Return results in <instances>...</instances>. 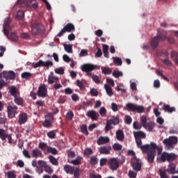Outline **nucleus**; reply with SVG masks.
I'll list each match as a JSON object with an SVG mask.
<instances>
[{"mask_svg":"<svg viewBox=\"0 0 178 178\" xmlns=\"http://www.w3.org/2000/svg\"><path fill=\"white\" fill-rule=\"evenodd\" d=\"M42 166L44 168V172H46V173H48L49 175H52V173H54V170H52L51 166H49L47 164L42 165Z\"/></svg>","mask_w":178,"mask_h":178,"instance_id":"36","label":"nucleus"},{"mask_svg":"<svg viewBox=\"0 0 178 178\" xmlns=\"http://www.w3.org/2000/svg\"><path fill=\"white\" fill-rule=\"evenodd\" d=\"M54 116H52L51 115H47L45 116V120L43 123L44 127H51V126H52V124L54 123Z\"/></svg>","mask_w":178,"mask_h":178,"instance_id":"15","label":"nucleus"},{"mask_svg":"<svg viewBox=\"0 0 178 178\" xmlns=\"http://www.w3.org/2000/svg\"><path fill=\"white\" fill-rule=\"evenodd\" d=\"M7 135L8 134H6V132L3 129H0V138H1L3 141H5V140H6Z\"/></svg>","mask_w":178,"mask_h":178,"instance_id":"42","label":"nucleus"},{"mask_svg":"<svg viewBox=\"0 0 178 178\" xmlns=\"http://www.w3.org/2000/svg\"><path fill=\"white\" fill-rule=\"evenodd\" d=\"M129 178H136L137 177V172L130 170L129 171Z\"/></svg>","mask_w":178,"mask_h":178,"instance_id":"57","label":"nucleus"},{"mask_svg":"<svg viewBox=\"0 0 178 178\" xmlns=\"http://www.w3.org/2000/svg\"><path fill=\"white\" fill-rule=\"evenodd\" d=\"M98 145H104V144H108L109 143V138L108 136H100L97 141Z\"/></svg>","mask_w":178,"mask_h":178,"instance_id":"20","label":"nucleus"},{"mask_svg":"<svg viewBox=\"0 0 178 178\" xmlns=\"http://www.w3.org/2000/svg\"><path fill=\"white\" fill-rule=\"evenodd\" d=\"M49 66H54V63L51 60H47L46 62L43 61L42 67H49Z\"/></svg>","mask_w":178,"mask_h":178,"instance_id":"54","label":"nucleus"},{"mask_svg":"<svg viewBox=\"0 0 178 178\" xmlns=\"http://www.w3.org/2000/svg\"><path fill=\"white\" fill-rule=\"evenodd\" d=\"M6 176L8 178H16V174L12 171H8L6 173Z\"/></svg>","mask_w":178,"mask_h":178,"instance_id":"59","label":"nucleus"},{"mask_svg":"<svg viewBox=\"0 0 178 178\" xmlns=\"http://www.w3.org/2000/svg\"><path fill=\"white\" fill-rule=\"evenodd\" d=\"M29 120V118L27 117V113L23 112L21 113L19 115V124H24L26 122Z\"/></svg>","mask_w":178,"mask_h":178,"instance_id":"19","label":"nucleus"},{"mask_svg":"<svg viewBox=\"0 0 178 178\" xmlns=\"http://www.w3.org/2000/svg\"><path fill=\"white\" fill-rule=\"evenodd\" d=\"M86 116H88V118H90L92 120H98V116H99V115H98V113L95 111L91 110L87 112Z\"/></svg>","mask_w":178,"mask_h":178,"instance_id":"17","label":"nucleus"},{"mask_svg":"<svg viewBox=\"0 0 178 178\" xmlns=\"http://www.w3.org/2000/svg\"><path fill=\"white\" fill-rule=\"evenodd\" d=\"M81 133H83L86 136H88V131L87 130V125L83 124L81 127Z\"/></svg>","mask_w":178,"mask_h":178,"instance_id":"52","label":"nucleus"},{"mask_svg":"<svg viewBox=\"0 0 178 178\" xmlns=\"http://www.w3.org/2000/svg\"><path fill=\"white\" fill-rule=\"evenodd\" d=\"M104 88L106 91V94L108 97H112L113 95V92L112 91V88L108 85H104Z\"/></svg>","mask_w":178,"mask_h":178,"instance_id":"29","label":"nucleus"},{"mask_svg":"<svg viewBox=\"0 0 178 178\" xmlns=\"http://www.w3.org/2000/svg\"><path fill=\"white\" fill-rule=\"evenodd\" d=\"M163 111L165 112H168V113H172V112H176V108L175 107H170L169 104H164L162 106Z\"/></svg>","mask_w":178,"mask_h":178,"instance_id":"24","label":"nucleus"},{"mask_svg":"<svg viewBox=\"0 0 178 178\" xmlns=\"http://www.w3.org/2000/svg\"><path fill=\"white\" fill-rule=\"evenodd\" d=\"M168 173H170V175H175V173H177V172H176V165L173 163L170 164V169L168 170Z\"/></svg>","mask_w":178,"mask_h":178,"instance_id":"37","label":"nucleus"},{"mask_svg":"<svg viewBox=\"0 0 178 178\" xmlns=\"http://www.w3.org/2000/svg\"><path fill=\"white\" fill-rule=\"evenodd\" d=\"M135 138H145V133L143 131H138L134 133Z\"/></svg>","mask_w":178,"mask_h":178,"instance_id":"34","label":"nucleus"},{"mask_svg":"<svg viewBox=\"0 0 178 178\" xmlns=\"http://www.w3.org/2000/svg\"><path fill=\"white\" fill-rule=\"evenodd\" d=\"M99 112V115L104 117L106 115V108H105V107H102Z\"/></svg>","mask_w":178,"mask_h":178,"instance_id":"62","label":"nucleus"},{"mask_svg":"<svg viewBox=\"0 0 178 178\" xmlns=\"http://www.w3.org/2000/svg\"><path fill=\"white\" fill-rule=\"evenodd\" d=\"M6 120L5 115L0 113V124H5V123H6Z\"/></svg>","mask_w":178,"mask_h":178,"instance_id":"53","label":"nucleus"},{"mask_svg":"<svg viewBox=\"0 0 178 178\" xmlns=\"http://www.w3.org/2000/svg\"><path fill=\"white\" fill-rule=\"evenodd\" d=\"M102 73L104 74H111V73H112V70H111V68L104 67L102 69Z\"/></svg>","mask_w":178,"mask_h":178,"instance_id":"58","label":"nucleus"},{"mask_svg":"<svg viewBox=\"0 0 178 178\" xmlns=\"http://www.w3.org/2000/svg\"><path fill=\"white\" fill-rule=\"evenodd\" d=\"M42 60H40L38 63H33L32 66L34 69H37V67H40V66H42Z\"/></svg>","mask_w":178,"mask_h":178,"instance_id":"56","label":"nucleus"},{"mask_svg":"<svg viewBox=\"0 0 178 178\" xmlns=\"http://www.w3.org/2000/svg\"><path fill=\"white\" fill-rule=\"evenodd\" d=\"M47 92H48V89L45 85H40L38 87L37 95L41 98H45L47 97Z\"/></svg>","mask_w":178,"mask_h":178,"instance_id":"13","label":"nucleus"},{"mask_svg":"<svg viewBox=\"0 0 178 178\" xmlns=\"http://www.w3.org/2000/svg\"><path fill=\"white\" fill-rule=\"evenodd\" d=\"M109 168L111 170H118L119 168V161L115 158H112L108 161Z\"/></svg>","mask_w":178,"mask_h":178,"instance_id":"14","label":"nucleus"},{"mask_svg":"<svg viewBox=\"0 0 178 178\" xmlns=\"http://www.w3.org/2000/svg\"><path fill=\"white\" fill-rule=\"evenodd\" d=\"M64 49L65 51H66V52H67L68 54H72V52H73V48L72 46L70 44H65L64 46Z\"/></svg>","mask_w":178,"mask_h":178,"instance_id":"46","label":"nucleus"},{"mask_svg":"<svg viewBox=\"0 0 178 178\" xmlns=\"http://www.w3.org/2000/svg\"><path fill=\"white\" fill-rule=\"evenodd\" d=\"M132 121H133V119H131V117H130V115H126L125 116V123H126V124H131Z\"/></svg>","mask_w":178,"mask_h":178,"instance_id":"61","label":"nucleus"},{"mask_svg":"<svg viewBox=\"0 0 178 178\" xmlns=\"http://www.w3.org/2000/svg\"><path fill=\"white\" fill-rule=\"evenodd\" d=\"M19 5H24L26 8H30V9H38V3H37L35 0H19L17 1Z\"/></svg>","mask_w":178,"mask_h":178,"instance_id":"5","label":"nucleus"},{"mask_svg":"<svg viewBox=\"0 0 178 178\" xmlns=\"http://www.w3.org/2000/svg\"><path fill=\"white\" fill-rule=\"evenodd\" d=\"M76 86L81 90L82 91L86 90V86H84V83L81 81L80 80H76Z\"/></svg>","mask_w":178,"mask_h":178,"instance_id":"45","label":"nucleus"},{"mask_svg":"<svg viewBox=\"0 0 178 178\" xmlns=\"http://www.w3.org/2000/svg\"><path fill=\"white\" fill-rule=\"evenodd\" d=\"M32 76H33L32 73L27 72H24L21 74L22 79H25L26 80H29V79H31Z\"/></svg>","mask_w":178,"mask_h":178,"instance_id":"32","label":"nucleus"},{"mask_svg":"<svg viewBox=\"0 0 178 178\" xmlns=\"http://www.w3.org/2000/svg\"><path fill=\"white\" fill-rule=\"evenodd\" d=\"M64 170L66 172V173H70V175H73L74 172V167H72L69 165H65L64 166Z\"/></svg>","mask_w":178,"mask_h":178,"instance_id":"27","label":"nucleus"},{"mask_svg":"<svg viewBox=\"0 0 178 178\" xmlns=\"http://www.w3.org/2000/svg\"><path fill=\"white\" fill-rule=\"evenodd\" d=\"M59 81V77L54 76V72H51L48 76L47 83L49 84H54V83H58Z\"/></svg>","mask_w":178,"mask_h":178,"instance_id":"18","label":"nucleus"},{"mask_svg":"<svg viewBox=\"0 0 178 178\" xmlns=\"http://www.w3.org/2000/svg\"><path fill=\"white\" fill-rule=\"evenodd\" d=\"M31 155L33 158H41L42 156V152L39 149H33Z\"/></svg>","mask_w":178,"mask_h":178,"instance_id":"23","label":"nucleus"},{"mask_svg":"<svg viewBox=\"0 0 178 178\" xmlns=\"http://www.w3.org/2000/svg\"><path fill=\"white\" fill-rule=\"evenodd\" d=\"M134 129H135L136 130H140V129H141V124H140V123H138V122H134Z\"/></svg>","mask_w":178,"mask_h":178,"instance_id":"64","label":"nucleus"},{"mask_svg":"<svg viewBox=\"0 0 178 178\" xmlns=\"http://www.w3.org/2000/svg\"><path fill=\"white\" fill-rule=\"evenodd\" d=\"M113 63L115 66H122L123 62L122 61V58L115 57L114 58Z\"/></svg>","mask_w":178,"mask_h":178,"instance_id":"38","label":"nucleus"},{"mask_svg":"<svg viewBox=\"0 0 178 178\" xmlns=\"http://www.w3.org/2000/svg\"><path fill=\"white\" fill-rule=\"evenodd\" d=\"M139 148H140V149L143 154H147V152H148V151H149V145L147 144L145 145H142Z\"/></svg>","mask_w":178,"mask_h":178,"instance_id":"41","label":"nucleus"},{"mask_svg":"<svg viewBox=\"0 0 178 178\" xmlns=\"http://www.w3.org/2000/svg\"><path fill=\"white\" fill-rule=\"evenodd\" d=\"M131 163L134 170H136V172H140V170H141V166H143V161H141L140 159H138L137 158L133 159Z\"/></svg>","mask_w":178,"mask_h":178,"instance_id":"11","label":"nucleus"},{"mask_svg":"<svg viewBox=\"0 0 178 178\" xmlns=\"http://www.w3.org/2000/svg\"><path fill=\"white\" fill-rule=\"evenodd\" d=\"M113 76L115 77V79H118V77H122L123 76V72L115 70L113 72Z\"/></svg>","mask_w":178,"mask_h":178,"instance_id":"50","label":"nucleus"},{"mask_svg":"<svg viewBox=\"0 0 178 178\" xmlns=\"http://www.w3.org/2000/svg\"><path fill=\"white\" fill-rule=\"evenodd\" d=\"M123 148V146L119 143H114L113 145V149L114 151H120Z\"/></svg>","mask_w":178,"mask_h":178,"instance_id":"48","label":"nucleus"},{"mask_svg":"<svg viewBox=\"0 0 178 178\" xmlns=\"http://www.w3.org/2000/svg\"><path fill=\"white\" fill-rule=\"evenodd\" d=\"M178 139L176 136H171L169 138L164 139L163 143L167 148H173V145L177 144Z\"/></svg>","mask_w":178,"mask_h":178,"instance_id":"9","label":"nucleus"},{"mask_svg":"<svg viewBox=\"0 0 178 178\" xmlns=\"http://www.w3.org/2000/svg\"><path fill=\"white\" fill-rule=\"evenodd\" d=\"M158 146L154 143H151L149 147L148 152H152L153 154H156V149Z\"/></svg>","mask_w":178,"mask_h":178,"instance_id":"25","label":"nucleus"},{"mask_svg":"<svg viewBox=\"0 0 178 178\" xmlns=\"http://www.w3.org/2000/svg\"><path fill=\"white\" fill-rule=\"evenodd\" d=\"M176 159V154L175 153L163 152L161 156V162H173Z\"/></svg>","mask_w":178,"mask_h":178,"instance_id":"8","label":"nucleus"},{"mask_svg":"<svg viewBox=\"0 0 178 178\" xmlns=\"http://www.w3.org/2000/svg\"><path fill=\"white\" fill-rule=\"evenodd\" d=\"M154 159H155V153L148 152H147V162H149V163H152V162H154Z\"/></svg>","mask_w":178,"mask_h":178,"instance_id":"28","label":"nucleus"},{"mask_svg":"<svg viewBox=\"0 0 178 178\" xmlns=\"http://www.w3.org/2000/svg\"><path fill=\"white\" fill-rule=\"evenodd\" d=\"M10 23H12V19L10 18H7L4 21L3 29L4 35H8V33L12 30V28H10Z\"/></svg>","mask_w":178,"mask_h":178,"instance_id":"12","label":"nucleus"},{"mask_svg":"<svg viewBox=\"0 0 178 178\" xmlns=\"http://www.w3.org/2000/svg\"><path fill=\"white\" fill-rule=\"evenodd\" d=\"M0 79L6 83V86L9 84V80H15L16 79V73L13 71H3L0 74Z\"/></svg>","mask_w":178,"mask_h":178,"instance_id":"3","label":"nucleus"},{"mask_svg":"<svg viewBox=\"0 0 178 178\" xmlns=\"http://www.w3.org/2000/svg\"><path fill=\"white\" fill-rule=\"evenodd\" d=\"M98 164V158H97V156H92L90 157V165L92 166H95V165Z\"/></svg>","mask_w":178,"mask_h":178,"instance_id":"39","label":"nucleus"},{"mask_svg":"<svg viewBox=\"0 0 178 178\" xmlns=\"http://www.w3.org/2000/svg\"><path fill=\"white\" fill-rule=\"evenodd\" d=\"M47 147H49L47 145V143L44 142H41L38 145V147L40 149H42V151H45V149H47Z\"/></svg>","mask_w":178,"mask_h":178,"instance_id":"47","label":"nucleus"},{"mask_svg":"<svg viewBox=\"0 0 178 178\" xmlns=\"http://www.w3.org/2000/svg\"><path fill=\"white\" fill-rule=\"evenodd\" d=\"M81 159H83V157L78 156L76 159L72 160L70 163H72V165H81Z\"/></svg>","mask_w":178,"mask_h":178,"instance_id":"40","label":"nucleus"},{"mask_svg":"<svg viewBox=\"0 0 178 178\" xmlns=\"http://www.w3.org/2000/svg\"><path fill=\"white\" fill-rule=\"evenodd\" d=\"M168 38V32L163 31L161 32H158L156 36L152 38L151 47L152 49H156L159 46L161 41L163 42Z\"/></svg>","mask_w":178,"mask_h":178,"instance_id":"2","label":"nucleus"},{"mask_svg":"<svg viewBox=\"0 0 178 178\" xmlns=\"http://www.w3.org/2000/svg\"><path fill=\"white\" fill-rule=\"evenodd\" d=\"M8 117L10 119H13L19 113V108L16 105H8L7 106Z\"/></svg>","mask_w":178,"mask_h":178,"instance_id":"7","label":"nucleus"},{"mask_svg":"<svg viewBox=\"0 0 178 178\" xmlns=\"http://www.w3.org/2000/svg\"><path fill=\"white\" fill-rule=\"evenodd\" d=\"M10 94L14 98L17 97V89H16V87L11 86L10 88Z\"/></svg>","mask_w":178,"mask_h":178,"instance_id":"30","label":"nucleus"},{"mask_svg":"<svg viewBox=\"0 0 178 178\" xmlns=\"http://www.w3.org/2000/svg\"><path fill=\"white\" fill-rule=\"evenodd\" d=\"M146 126L147 127L149 131H152L154 127H155V122H149L147 123Z\"/></svg>","mask_w":178,"mask_h":178,"instance_id":"49","label":"nucleus"},{"mask_svg":"<svg viewBox=\"0 0 178 178\" xmlns=\"http://www.w3.org/2000/svg\"><path fill=\"white\" fill-rule=\"evenodd\" d=\"M115 136L118 141H123V140H124V133L121 129L116 131Z\"/></svg>","mask_w":178,"mask_h":178,"instance_id":"22","label":"nucleus"},{"mask_svg":"<svg viewBox=\"0 0 178 178\" xmlns=\"http://www.w3.org/2000/svg\"><path fill=\"white\" fill-rule=\"evenodd\" d=\"M56 136V134L54 131H50L47 133V136L49 138H55V136Z\"/></svg>","mask_w":178,"mask_h":178,"instance_id":"60","label":"nucleus"},{"mask_svg":"<svg viewBox=\"0 0 178 178\" xmlns=\"http://www.w3.org/2000/svg\"><path fill=\"white\" fill-rule=\"evenodd\" d=\"M55 73L56 74H65V70L63 67L56 68L54 70Z\"/></svg>","mask_w":178,"mask_h":178,"instance_id":"55","label":"nucleus"},{"mask_svg":"<svg viewBox=\"0 0 178 178\" xmlns=\"http://www.w3.org/2000/svg\"><path fill=\"white\" fill-rule=\"evenodd\" d=\"M111 149H112L111 145L102 146L99 149V152L103 155H109L111 154Z\"/></svg>","mask_w":178,"mask_h":178,"instance_id":"16","label":"nucleus"},{"mask_svg":"<svg viewBox=\"0 0 178 178\" xmlns=\"http://www.w3.org/2000/svg\"><path fill=\"white\" fill-rule=\"evenodd\" d=\"M74 117V113H73V111H69L67 114H66V119H67V120H72L73 118Z\"/></svg>","mask_w":178,"mask_h":178,"instance_id":"44","label":"nucleus"},{"mask_svg":"<svg viewBox=\"0 0 178 178\" xmlns=\"http://www.w3.org/2000/svg\"><path fill=\"white\" fill-rule=\"evenodd\" d=\"M81 69L82 72H85V73H86V75H88V77H91V79L96 84H99V78L97 75H92V70H95V69H97V65L90 63H86L81 65Z\"/></svg>","mask_w":178,"mask_h":178,"instance_id":"1","label":"nucleus"},{"mask_svg":"<svg viewBox=\"0 0 178 178\" xmlns=\"http://www.w3.org/2000/svg\"><path fill=\"white\" fill-rule=\"evenodd\" d=\"M5 35L7 36V38H8V40L13 41L14 42L19 41V36H17V35L15 32H11L10 34L8 32V35Z\"/></svg>","mask_w":178,"mask_h":178,"instance_id":"21","label":"nucleus"},{"mask_svg":"<svg viewBox=\"0 0 178 178\" xmlns=\"http://www.w3.org/2000/svg\"><path fill=\"white\" fill-rule=\"evenodd\" d=\"M90 94L92 97H98V90L95 88H92L90 90Z\"/></svg>","mask_w":178,"mask_h":178,"instance_id":"63","label":"nucleus"},{"mask_svg":"<svg viewBox=\"0 0 178 178\" xmlns=\"http://www.w3.org/2000/svg\"><path fill=\"white\" fill-rule=\"evenodd\" d=\"M14 102L17 105L22 106H23V104H24V100L23 99V98L17 96V97H14Z\"/></svg>","mask_w":178,"mask_h":178,"instance_id":"26","label":"nucleus"},{"mask_svg":"<svg viewBox=\"0 0 178 178\" xmlns=\"http://www.w3.org/2000/svg\"><path fill=\"white\" fill-rule=\"evenodd\" d=\"M112 129H113V127H112V124L111 123V122L108 120H107V122L106 123L105 131H106V133H108V131H109V130H112Z\"/></svg>","mask_w":178,"mask_h":178,"instance_id":"43","label":"nucleus"},{"mask_svg":"<svg viewBox=\"0 0 178 178\" xmlns=\"http://www.w3.org/2000/svg\"><path fill=\"white\" fill-rule=\"evenodd\" d=\"M32 34L37 35V34H42L45 31V27L40 23H36L31 26Z\"/></svg>","mask_w":178,"mask_h":178,"instance_id":"6","label":"nucleus"},{"mask_svg":"<svg viewBox=\"0 0 178 178\" xmlns=\"http://www.w3.org/2000/svg\"><path fill=\"white\" fill-rule=\"evenodd\" d=\"M17 19H18V20L24 19V13L22 10H19L17 14Z\"/></svg>","mask_w":178,"mask_h":178,"instance_id":"51","label":"nucleus"},{"mask_svg":"<svg viewBox=\"0 0 178 178\" xmlns=\"http://www.w3.org/2000/svg\"><path fill=\"white\" fill-rule=\"evenodd\" d=\"M126 111L130 112H137V113H144L145 107L143 106H138L133 103H127L125 107Z\"/></svg>","mask_w":178,"mask_h":178,"instance_id":"4","label":"nucleus"},{"mask_svg":"<svg viewBox=\"0 0 178 178\" xmlns=\"http://www.w3.org/2000/svg\"><path fill=\"white\" fill-rule=\"evenodd\" d=\"M49 162L52 163V165H54V166H58L59 165V162L58 160L54 157V156H49Z\"/></svg>","mask_w":178,"mask_h":178,"instance_id":"35","label":"nucleus"},{"mask_svg":"<svg viewBox=\"0 0 178 178\" xmlns=\"http://www.w3.org/2000/svg\"><path fill=\"white\" fill-rule=\"evenodd\" d=\"M47 152H49V154H52L53 155H58V149H56V148L55 147H47Z\"/></svg>","mask_w":178,"mask_h":178,"instance_id":"31","label":"nucleus"},{"mask_svg":"<svg viewBox=\"0 0 178 178\" xmlns=\"http://www.w3.org/2000/svg\"><path fill=\"white\" fill-rule=\"evenodd\" d=\"M74 30H76L74 25L72 23H68L63 27L60 32L58 33L56 37H62L65 33H72V31H74Z\"/></svg>","mask_w":178,"mask_h":178,"instance_id":"10","label":"nucleus"},{"mask_svg":"<svg viewBox=\"0 0 178 178\" xmlns=\"http://www.w3.org/2000/svg\"><path fill=\"white\" fill-rule=\"evenodd\" d=\"M111 124H113L114 126H116V124H119L120 122V120L118 117H113L112 119L108 120Z\"/></svg>","mask_w":178,"mask_h":178,"instance_id":"33","label":"nucleus"}]
</instances>
